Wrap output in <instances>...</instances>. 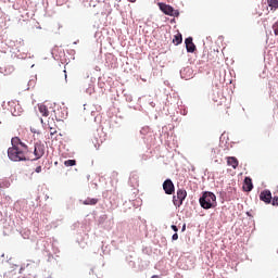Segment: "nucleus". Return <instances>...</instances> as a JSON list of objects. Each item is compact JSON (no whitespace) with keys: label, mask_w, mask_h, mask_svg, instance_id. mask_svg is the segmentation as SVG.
Segmentation results:
<instances>
[{"label":"nucleus","mask_w":278,"mask_h":278,"mask_svg":"<svg viewBox=\"0 0 278 278\" xmlns=\"http://www.w3.org/2000/svg\"><path fill=\"white\" fill-rule=\"evenodd\" d=\"M12 147L8 149V156L12 162H27L31 157L29 147L21 141V138L11 139Z\"/></svg>","instance_id":"1"},{"label":"nucleus","mask_w":278,"mask_h":278,"mask_svg":"<svg viewBox=\"0 0 278 278\" xmlns=\"http://www.w3.org/2000/svg\"><path fill=\"white\" fill-rule=\"evenodd\" d=\"M36 274V267L31 264H27L20 268L18 273L15 270L8 271L4 278H34Z\"/></svg>","instance_id":"2"},{"label":"nucleus","mask_w":278,"mask_h":278,"mask_svg":"<svg viewBox=\"0 0 278 278\" xmlns=\"http://www.w3.org/2000/svg\"><path fill=\"white\" fill-rule=\"evenodd\" d=\"M199 203L203 210H212V207H216V194L205 191L200 198Z\"/></svg>","instance_id":"3"},{"label":"nucleus","mask_w":278,"mask_h":278,"mask_svg":"<svg viewBox=\"0 0 278 278\" xmlns=\"http://www.w3.org/2000/svg\"><path fill=\"white\" fill-rule=\"evenodd\" d=\"M159 8L166 16H175L176 18L179 16V10H175L170 4L159 2Z\"/></svg>","instance_id":"4"},{"label":"nucleus","mask_w":278,"mask_h":278,"mask_svg":"<svg viewBox=\"0 0 278 278\" xmlns=\"http://www.w3.org/2000/svg\"><path fill=\"white\" fill-rule=\"evenodd\" d=\"M186 197H188L186 189H178L176 195L173 197L174 205H176V207H181L184 201H186Z\"/></svg>","instance_id":"5"},{"label":"nucleus","mask_w":278,"mask_h":278,"mask_svg":"<svg viewBox=\"0 0 278 278\" xmlns=\"http://www.w3.org/2000/svg\"><path fill=\"white\" fill-rule=\"evenodd\" d=\"M33 155H34V159H29L31 161L40 160V157L45 155V146L42 144V142L35 143Z\"/></svg>","instance_id":"6"},{"label":"nucleus","mask_w":278,"mask_h":278,"mask_svg":"<svg viewBox=\"0 0 278 278\" xmlns=\"http://www.w3.org/2000/svg\"><path fill=\"white\" fill-rule=\"evenodd\" d=\"M163 190L165 194H174L175 193V184H173V180L166 179L163 182Z\"/></svg>","instance_id":"7"},{"label":"nucleus","mask_w":278,"mask_h":278,"mask_svg":"<svg viewBox=\"0 0 278 278\" xmlns=\"http://www.w3.org/2000/svg\"><path fill=\"white\" fill-rule=\"evenodd\" d=\"M260 199L268 205L273 201V193H270V190H264L261 192Z\"/></svg>","instance_id":"8"},{"label":"nucleus","mask_w":278,"mask_h":278,"mask_svg":"<svg viewBox=\"0 0 278 278\" xmlns=\"http://www.w3.org/2000/svg\"><path fill=\"white\" fill-rule=\"evenodd\" d=\"M185 45L188 53H194V51H197V46L192 41V37H188L185 40Z\"/></svg>","instance_id":"9"},{"label":"nucleus","mask_w":278,"mask_h":278,"mask_svg":"<svg viewBox=\"0 0 278 278\" xmlns=\"http://www.w3.org/2000/svg\"><path fill=\"white\" fill-rule=\"evenodd\" d=\"M243 190L245 192H251V190H253V180L250 177L244 178Z\"/></svg>","instance_id":"10"},{"label":"nucleus","mask_w":278,"mask_h":278,"mask_svg":"<svg viewBox=\"0 0 278 278\" xmlns=\"http://www.w3.org/2000/svg\"><path fill=\"white\" fill-rule=\"evenodd\" d=\"M227 165L231 166L232 168H238L239 162L238 159H236V156H227Z\"/></svg>","instance_id":"11"},{"label":"nucleus","mask_w":278,"mask_h":278,"mask_svg":"<svg viewBox=\"0 0 278 278\" xmlns=\"http://www.w3.org/2000/svg\"><path fill=\"white\" fill-rule=\"evenodd\" d=\"M38 110L41 114V116H49V109L45 104H38Z\"/></svg>","instance_id":"12"},{"label":"nucleus","mask_w":278,"mask_h":278,"mask_svg":"<svg viewBox=\"0 0 278 278\" xmlns=\"http://www.w3.org/2000/svg\"><path fill=\"white\" fill-rule=\"evenodd\" d=\"M97 203H99V199H97V198H87L83 202V205H97Z\"/></svg>","instance_id":"13"},{"label":"nucleus","mask_w":278,"mask_h":278,"mask_svg":"<svg viewBox=\"0 0 278 278\" xmlns=\"http://www.w3.org/2000/svg\"><path fill=\"white\" fill-rule=\"evenodd\" d=\"M173 42H174L176 46H177V45H181V42H184V37L181 36L180 33H178L177 35L174 36Z\"/></svg>","instance_id":"14"},{"label":"nucleus","mask_w":278,"mask_h":278,"mask_svg":"<svg viewBox=\"0 0 278 278\" xmlns=\"http://www.w3.org/2000/svg\"><path fill=\"white\" fill-rule=\"evenodd\" d=\"M267 3L271 10H278V0H267Z\"/></svg>","instance_id":"15"},{"label":"nucleus","mask_w":278,"mask_h":278,"mask_svg":"<svg viewBox=\"0 0 278 278\" xmlns=\"http://www.w3.org/2000/svg\"><path fill=\"white\" fill-rule=\"evenodd\" d=\"M77 165V161L75 160H67L64 162V166H76Z\"/></svg>","instance_id":"16"},{"label":"nucleus","mask_w":278,"mask_h":278,"mask_svg":"<svg viewBox=\"0 0 278 278\" xmlns=\"http://www.w3.org/2000/svg\"><path fill=\"white\" fill-rule=\"evenodd\" d=\"M273 30H274L275 36H278V20H277V22L273 25Z\"/></svg>","instance_id":"17"},{"label":"nucleus","mask_w":278,"mask_h":278,"mask_svg":"<svg viewBox=\"0 0 278 278\" xmlns=\"http://www.w3.org/2000/svg\"><path fill=\"white\" fill-rule=\"evenodd\" d=\"M271 205H276V206H278V197H274V198H271Z\"/></svg>","instance_id":"18"},{"label":"nucleus","mask_w":278,"mask_h":278,"mask_svg":"<svg viewBox=\"0 0 278 278\" xmlns=\"http://www.w3.org/2000/svg\"><path fill=\"white\" fill-rule=\"evenodd\" d=\"M50 134H51V136H53V135L58 134V130L53 127H50Z\"/></svg>","instance_id":"19"},{"label":"nucleus","mask_w":278,"mask_h":278,"mask_svg":"<svg viewBox=\"0 0 278 278\" xmlns=\"http://www.w3.org/2000/svg\"><path fill=\"white\" fill-rule=\"evenodd\" d=\"M172 240H179V235L176 232L172 236Z\"/></svg>","instance_id":"20"},{"label":"nucleus","mask_w":278,"mask_h":278,"mask_svg":"<svg viewBox=\"0 0 278 278\" xmlns=\"http://www.w3.org/2000/svg\"><path fill=\"white\" fill-rule=\"evenodd\" d=\"M36 173H42V166H37L36 169H35Z\"/></svg>","instance_id":"21"},{"label":"nucleus","mask_w":278,"mask_h":278,"mask_svg":"<svg viewBox=\"0 0 278 278\" xmlns=\"http://www.w3.org/2000/svg\"><path fill=\"white\" fill-rule=\"evenodd\" d=\"M172 229H173V231H179V229L175 225H172Z\"/></svg>","instance_id":"22"},{"label":"nucleus","mask_w":278,"mask_h":278,"mask_svg":"<svg viewBox=\"0 0 278 278\" xmlns=\"http://www.w3.org/2000/svg\"><path fill=\"white\" fill-rule=\"evenodd\" d=\"M181 231H186V224H184Z\"/></svg>","instance_id":"23"},{"label":"nucleus","mask_w":278,"mask_h":278,"mask_svg":"<svg viewBox=\"0 0 278 278\" xmlns=\"http://www.w3.org/2000/svg\"><path fill=\"white\" fill-rule=\"evenodd\" d=\"M130 3H136V0H128Z\"/></svg>","instance_id":"24"},{"label":"nucleus","mask_w":278,"mask_h":278,"mask_svg":"<svg viewBox=\"0 0 278 278\" xmlns=\"http://www.w3.org/2000/svg\"><path fill=\"white\" fill-rule=\"evenodd\" d=\"M151 278H160V276H157V275H154V276H152Z\"/></svg>","instance_id":"25"}]
</instances>
